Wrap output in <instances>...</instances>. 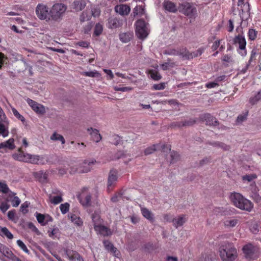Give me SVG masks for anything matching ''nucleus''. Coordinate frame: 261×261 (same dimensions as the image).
<instances>
[{
  "instance_id": "nucleus-1",
  "label": "nucleus",
  "mask_w": 261,
  "mask_h": 261,
  "mask_svg": "<svg viewBox=\"0 0 261 261\" xmlns=\"http://www.w3.org/2000/svg\"><path fill=\"white\" fill-rule=\"evenodd\" d=\"M18 152L15 153L12 155L13 158L16 161L36 165L45 163L43 155L24 153L20 148L18 149Z\"/></svg>"
},
{
  "instance_id": "nucleus-2",
  "label": "nucleus",
  "mask_w": 261,
  "mask_h": 261,
  "mask_svg": "<svg viewBox=\"0 0 261 261\" xmlns=\"http://www.w3.org/2000/svg\"><path fill=\"white\" fill-rule=\"evenodd\" d=\"M230 198L233 204L241 210L250 212L253 208L252 203L239 193H231Z\"/></svg>"
},
{
  "instance_id": "nucleus-3",
  "label": "nucleus",
  "mask_w": 261,
  "mask_h": 261,
  "mask_svg": "<svg viewBox=\"0 0 261 261\" xmlns=\"http://www.w3.org/2000/svg\"><path fill=\"white\" fill-rule=\"evenodd\" d=\"M221 258L223 261H234L237 257L236 249L229 243H225L219 248Z\"/></svg>"
},
{
  "instance_id": "nucleus-4",
  "label": "nucleus",
  "mask_w": 261,
  "mask_h": 261,
  "mask_svg": "<svg viewBox=\"0 0 261 261\" xmlns=\"http://www.w3.org/2000/svg\"><path fill=\"white\" fill-rule=\"evenodd\" d=\"M67 7L62 3H56L50 8V21H57L61 20L66 11Z\"/></svg>"
},
{
  "instance_id": "nucleus-5",
  "label": "nucleus",
  "mask_w": 261,
  "mask_h": 261,
  "mask_svg": "<svg viewBox=\"0 0 261 261\" xmlns=\"http://www.w3.org/2000/svg\"><path fill=\"white\" fill-rule=\"evenodd\" d=\"M35 13L40 20L50 21V8L47 5L43 3L38 4L36 7Z\"/></svg>"
},
{
  "instance_id": "nucleus-6",
  "label": "nucleus",
  "mask_w": 261,
  "mask_h": 261,
  "mask_svg": "<svg viewBox=\"0 0 261 261\" xmlns=\"http://www.w3.org/2000/svg\"><path fill=\"white\" fill-rule=\"evenodd\" d=\"M147 25V23L142 19H139L136 21V33L139 39H144L148 36Z\"/></svg>"
},
{
  "instance_id": "nucleus-7",
  "label": "nucleus",
  "mask_w": 261,
  "mask_h": 261,
  "mask_svg": "<svg viewBox=\"0 0 261 261\" xmlns=\"http://www.w3.org/2000/svg\"><path fill=\"white\" fill-rule=\"evenodd\" d=\"M181 12L189 18L195 19L197 16L196 8L189 3H184L180 6Z\"/></svg>"
},
{
  "instance_id": "nucleus-8",
  "label": "nucleus",
  "mask_w": 261,
  "mask_h": 261,
  "mask_svg": "<svg viewBox=\"0 0 261 261\" xmlns=\"http://www.w3.org/2000/svg\"><path fill=\"white\" fill-rule=\"evenodd\" d=\"M243 253L246 258L254 259L257 257L258 254V248L251 244L245 245L243 248Z\"/></svg>"
},
{
  "instance_id": "nucleus-9",
  "label": "nucleus",
  "mask_w": 261,
  "mask_h": 261,
  "mask_svg": "<svg viewBox=\"0 0 261 261\" xmlns=\"http://www.w3.org/2000/svg\"><path fill=\"white\" fill-rule=\"evenodd\" d=\"M234 43L239 45L238 53L243 57H245L247 55L246 49V41L245 37L242 35H238L234 38Z\"/></svg>"
},
{
  "instance_id": "nucleus-10",
  "label": "nucleus",
  "mask_w": 261,
  "mask_h": 261,
  "mask_svg": "<svg viewBox=\"0 0 261 261\" xmlns=\"http://www.w3.org/2000/svg\"><path fill=\"white\" fill-rule=\"evenodd\" d=\"M204 51V48H200L193 53H189L186 48L180 49V57L183 60H190L194 57H197L202 55Z\"/></svg>"
},
{
  "instance_id": "nucleus-11",
  "label": "nucleus",
  "mask_w": 261,
  "mask_h": 261,
  "mask_svg": "<svg viewBox=\"0 0 261 261\" xmlns=\"http://www.w3.org/2000/svg\"><path fill=\"white\" fill-rule=\"evenodd\" d=\"M26 101L32 110L37 114L43 115L45 113V108L42 105L40 104L29 98H27Z\"/></svg>"
},
{
  "instance_id": "nucleus-12",
  "label": "nucleus",
  "mask_w": 261,
  "mask_h": 261,
  "mask_svg": "<svg viewBox=\"0 0 261 261\" xmlns=\"http://www.w3.org/2000/svg\"><path fill=\"white\" fill-rule=\"evenodd\" d=\"M118 179V173L116 170H110L108 178V190L110 191L115 186Z\"/></svg>"
},
{
  "instance_id": "nucleus-13",
  "label": "nucleus",
  "mask_w": 261,
  "mask_h": 261,
  "mask_svg": "<svg viewBox=\"0 0 261 261\" xmlns=\"http://www.w3.org/2000/svg\"><path fill=\"white\" fill-rule=\"evenodd\" d=\"M95 160H85L81 165L77 168L75 172L79 173H87L90 171L92 165L95 163Z\"/></svg>"
},
{
  "instance_id": "nucleus-14",
  "label": "nucleus",
  "mask_w": 261,
  "mask_h": 261,
  "mask_svg": "<svg viewBox=\"0 0 261 261\" xmlns=\"http://www.w3.org/2000/svg\"><path fill=\"white\" fill-rule=\"evenodd\" d=\"M88 188H83L80 199L81 204L85 206H88L91 204V193L88 192Z\"/></svg>"
},
{
  "instance_id": "nucleus-15",
  "label": "nucleus",
  "mask_w": 261,
  "mask_h": 261,
  "mask_svg": "<svg viewBox=\"0 0 261 261\" xmlns=\"http://www.w3.org/2000/svg\"><path fill=\"white\" fill-rule=\"evenodd\" d=\"M65 251L66 256L70 261H84L83 257L76 251L66 248Z\"/></svg>"
},
{
  "instance_id": "nucleus-16",
  "label": "nucleus",
  "mask_w": 261,
  "mask_h": 261,
  "mask_svg": "<svg viewBox=\"0 0 261 261\" xmlns=\"http://www.w3.org/2000/svg\"><path fill=\"white\" fill-rule=\"evenodd\" d=\"M15 148L14 140L10 138L7 141L0 143V152L4 153L7 149L13 150Z\"/></svg>"
},
{
  "instance_id": "nucleus-17",
  "label": "nucleus",
  "mask_w": 261,
  "mask_h": 261,
  "mask_svg": "<svg viewBox=\"0 0 261 261\" xmlns=\"http://www.w3.org/2000/svg\"><path fill=\"white\" fill-rule=\"evenodd\" d=\"M199 118L201 121L205 122L206 125L216 126L218 124V121L210 114L201 115Z\"/></svg>"
},
{
  "instance_id": "nucleus-18",
  "label": "nucleus",
  "mask_w": 261,
  "mask_h": 261,
  "mask_svg": "<svg viewBox=\"0 0 261 261\" xmlns=\"http://www.w3.org/2000/svg\"><path fill=\"white\" fill-rule=\"evenodd\" d=\"M242 12L240 13V16L242 20H247L250 15V5L248 3H246L243 6H241Z\"/></svg>"
},
{
  "instance_id": "nucleus-19",
  "label": "nucleus",
  "mask_w": 261,
  "mask_h": 261,
  "mask_svg": "<svg viewBox=\"0 0 261 261\" xmlns=\"http://www.w3.org/2000/svg\"><path fill=\"white\" fill-rule=\"evenodd\" d=\"M115 11L121 15H127L129 14L130 9L127 5L121 4L116 6Z\"/></svg>"
},
{
  "instance_id": "nucleus-20",
  "label": "nucleus",
  "mask_w": 261,
  "mask_h": 261,
  "mask_svg": "<svg viewBox=\"0 0 261 261\" xmlns=\"http://www.w3.org/2000/svg\"><path fill=\"white\" fill-rule=\"evenodd\" d=\"M34 177L41 183H46L47 182L48 173L42 170L34 172L33 174Z\"/></svg>"
},
{
  "instance_id": "nucleus-21",
  "label": "nucleus",
  "mask_w": 261,
  "mask_h": 261,
  "mask_svg": "<svg viewBox=\"0 0 261 261\" xmlns=\"http://www.w3.org/2000/svg\"><path fill=\"white\" fill-rule=\"evenodd\" d=\"M164 9L169 12L175 13L177 11V7L174 3L171 1H165L163 4Z\"/></svg>"
},
{
  "instance_id": "nucleus-22",
  "label": "nucleus",
  "mask_w": 261,
  "mask_h": 261,
  "mask_svg": "<svg viewBox=\"0 0 261 261\" xmlns=\"http://www.w3.org/2000/svg\"><path fill=\"white\" fill-rule=\"evenodd\" d=\"M8 124V122H4L1 120L0 121V135L2 136L4 138L9 135Z\"/></svg>"
},
{
  "instance_id": "nucleus-23",
  "label": "nucleus",
  "mask_w": 261,
  "mask_h": 261,
  "mask_svg": "<svg viewBox=\"0 0 261 261\" xmlns=\"http://www.w3.org/2000/svg\"><path fill=\"white\" fill-rule=\"evenodd\" d=\"M95 230L98 231L99 233L104 236H108L112 234L111 230L103 225H99L98 226H95Z\"/></svg>"
},
{
  "instance_id": "nucleus-24",
  "label": "nucleus",
  "mask_w": 261,
  "mask_h": 261,
  "mask_svg": "<svg viewBox=\"0 0 261 261\" xmlns=\"http://www.w3.org/2000/svg\"><path fill=\"white\" fill-rule=\"evenodd\" d=\"M0 252L2 254L7 257V258L11 259L14 254L13 252L6 246L0 244Z\"/></svg>"
},
{
  "instance_id": "nucleus-25",
  "label": "nucleus",
  "mask_w": 261,
  "mask_h": 261,
  "mask_svg": "<svg viewBox=\"0 0 261 261\" xmlns=\"http://www.w3.org/2000/svg\"><path fill=\"white\" fill-rule=\"evenodd\" d=\"M120 25L119 20L116 17H110L108 19V27L110 29H115Z\"/></svg>"
},
{
  "instance_id": "nucleus-26",
  "label": "nucleus",
  "mask_w": 261,
  "mask_h": 261,
  "mask_svg": "<svg viewBox=\"0 0 261 261\" xmlns=\"http://www.w3.org/2000/svg\"><path fill=\"white\" fill-rule=\"evenodd\" d=\"M88 130H91L90 135L93 141L98 142L101 140V136L97 129L91 128L90 129H88Z\"/></svg>"
},
{
  "instance_id": "nucleus-27",
  "label": "nucleus",
  "mask_w": 261,
  "mask_h": 261,
  "mask_svg": "<svg viewBox=\"0 0 261 261\" xmlns=\"http://www.w3.org/2000/svg\"><path fill=\"white\" fill-rule=\"evenodd\" d=\"M239 221L236 218H229L224 221V225L225 227L232 228L236 226Z\"/></svg>"
},
{
  "instance_id": "nucleus-28",
  "label": "nucleus",
  "mask_w": 261,
  "mask_h": 261,
  "mask_svg": "<svg viewBox=\"0 0 261 261\" xmlns=\"http://www.w3.org/2000/svg\"><path fill=\"white\" fill-rule=\"evenodd\" d=\"M71 221L75 225L78 226H81L83 225V222L82 219L74 214H70L69 215Z\"/></svg>"
},
{
  "instance_id": "nucleus-29",
  "label": "nucleus",
  "mask_w": 261,
  "mask_h": 261,
  "mask_svg": "<svg viewBox=\"0 0 261 261\" xmlns=\"http://www.w3.org/2000/svg\"><path fill=\"white\" fill-rule=\"evenodd\" d=\"M56 193L58 194L57 196L50 197V201L54 204H58L63 201L62 192L58 191Z\"/></svg>"
},
{
  "instance_id": "nucleus-30",
  "label": "nucleus",
  "mask_w": 261,
  "mask_h": 261,
  "mask_svg": "<svg viewBox=\"0 0 261 261\" xmlns=\"http://www.w3.org/2000/svg\"><path fill=\"white\" fill-rule=\"evenodd\" d=\"M133 36V35L132 33H122L119 35V38L122 42L126 43L130 40Z\"/></svg>"
},
{
  "instance_id": "nucleus-31",
  "label": "nucleus",
  "mask_w": 261,
  "mask_h": 261,
  "mask_svg": "<svg viewBox=\"0 0 261 261\" xmlns=\"http://www.w3.org/2000/svg\"><path fill=\"white\" fill-rule=\"evenodd\" d=\"M0 235L3 237H6L10 240L13 238L12 233L6 227H2L0 226Z\"/></svg>"
},
{
  "instance_id": "nucleus-32",
  "label": "nucleus",
  "mask_w": 261,
  "mask_h": 261,
  "mask_svg": "<svg viewBox=\"0 0 261 261\" xmlns=\"http://www.w3.org/2000/svg\"><path fill=\"white\" fill-rule=\"evenodd\" d=\"M141 213L142 215L147 219L150 221H153V215L152 213L147 208L143 207L141 208Z\"/></svg>"
},
{
  "instance_id": "nucleus-33",
  "label": "nucleus",
  "mask_w": 261,
  "mask_h": 261,
  "mask_svg": "<svg viewBox=\"0 0 261 261\" xmlns=\"http://www.w3.org/2000/svg\"><path fill=\"white\" fill-rule=\"evenodd\" d=\"M91 218L94 228L95 226H98L100 225L101 223V219L99 215L98 214L96 213H93L92 215Z\"/></svg>"
},
{
  "instance_id": "nucleus-34",
  "label": "nucleus",
  "mask_w": 261,
  "mask_h": 261,
  "mask_svg": "<svg viewBox=\"0 0 261 261\" xmlns=\"http://www.w3.org/2000/svg\"><path fill=\"white\" fill-rule=\"evenodd\" d=\"M159 146V144H153L152 146H150L146 148L144 150V151L145 155H147L152 153L155 150L158 149Z\"/></svg>"
},
{
  "instance_id": "nucleus-35",
  "label": "nucleus",
  "mask_w": 261,
  "mask_h": 261,
  "mask_svg": "<svg viewBox=\"0 0 261 261\" xmlns=\"http://www.w3.org/2000/svg\"><path fill=\"white\" fill-rule=\"evenodd\" d=\"M50 139L53 141H60L61 142L62 144H65V140L64 137L57 133H54L50 137Z\"/></svg>"
},
{
  "instance_id": "nucleus-36",
  "label": "nucleus",
  "mask_w": 261,
  "mask_h": 261,
  "mask_svg": "<svg viewBox=\"0 0 261 261\" xmlns=\"http://www.w3.org/2000/svg\"><path fill=\"white\" fill-rule=\"evenodd\" d=\"M73 6L76 11H81L85 8V4L82 1H76L73 3Z\"/></svg>"
},
{
  "instance_id": "nucleus-37",
  "label": "nucleus",
  "mask_w": 261,
  "mask_h": 261,
  "mask_svg": "<svg viewBox=\"0 0 261 261\" xmlns=\"http://www.w3.org/2000/svg\"><path fill=\"white\" fill-rule=\"evenodd\" d=\"M149 73L151 78L155 81L160 80L162 76L159 72L155 69H151L149 70Z\"/></svg>"
},
{
  "instance_id": "nucleus-38",
  "label": "nucleus",
  "mask_w": 261,
  "mask_h": 261,
  "mask_svg": "<svg viewBox=\"0 0 261 261\" xmlns=\"http://www.w3.org/2000/svg\"><path fill=\"white\" fill-rule=\"evenodd\" d=\"M261 100V90L253 97L250 98V103L253 105Z\"/></svg>"
},
{
  "instance_id": "nucleus-39",
  "label": "nucleus",
  "mask_w": 261,
  "mask_h": 261,
  "mask_svg": "<svg viewBox=\"0 0 261 261\" xmlns=\"http://www.w3.org/2000/svg\"><path fill=\"white\" fill-rule=\"evenodd\" d=\"M248 112H245L244 113H243L242 114L239 115L237 119L236 120V123L237 124H241L243 122L245 121L247 119V116H248Z\"/></svg>"
},
{
  "instance_id": "nucleus-40",
  "label": "nucleus",
  "mask_w": 261,
  "mask_h": 261,
  "mask_svg": "<svg viewBox=\"0 0 261 261\" xmlns=\"http://www.w3.org/2000/svg\"><path fill=\"white\" fill-rule=\"evenodd\" d=\"M7 216H8V219L10 220H11L15 223H16L17 222L18 218L16 216L15 210H13L9 211L8 213Z\"/></svg>"
},
{
  "instance_id": "nucleus-41",
  "label": "nucleus",
  "mask_w": 261,
  "mask_h": 261,
  "mask_svg": "<svg viewBox=\"0 0 261 261\" xmlns=\"http://www.w3.org/2000/svg\"><path fill=\"white\" fill-rule=\"evenodd\" d=\"M161 147H162V151L163 152H167L168 151L169 152L170 155V156L171 158L170 162L172 163L173 162V160H174V152H172L171 151V148H169V147L167 145H163L161 146Z\"/></svg>"
},
{
  "instance_id": "nucleus-42",
  "label": "nucleus",
  "mask_w": 261,
  "mask_h": 261,
  "mask_svg": "<svg viewBox=\"0 0 261 261\" xmlns=\"http://www.w3.org/2000/svg\"><path fill=\"white\" fill-rule=\"evenodd\" d=\"M48 232L49 236L53 239L58 238L60 236V230L57 227L53 228L51 231L48 230Z\"/></svg>"
},
{
  "instance_id": "nucleus-43",
  "label": "nucleus",
  "mask_w": 261,
  "mask_h": 261,
  "mask_svg": "<svg viewBox=\"0 0 261 261\" xmlns=\"http://www.w3.org/2000/svg\"><path fill=\"white\" fill-rule=\"evenodd\" d=\"M257 31L253 29H249L248 32V38L251 40H254L257 35Z\"/></svg>"
},
{
  "instance_id": "nucleus-44",
  "label": "nucleus",
  "mask_w": 261,
  "mask_h": 261,
  "mask_svg": "<svg viewBox=\"0 0 261 261\" xmlns=\"http://www.w3.org/2000/svg\"><path fill=\"white\" fill-rule=\"evenodd\" d=\"M12 111L14 115L21 122L24 123L25 122V118L23 116L19 114L18 111L14 108V107H12Z\"/></svg>"
},
{
  "instance_id": "nucleus-45",
  "label": "nucleus",
  "mask_w": 261,
  "mask_h": 261,
  "mask_svg": "<svg viewBox=\"0 0 261 261\" xmlns=\"http://www.w3.org/2000/svg\"><path fill=\"white\" fill-rule=\"evenodd\" d=\"M103 30L102 26L99 23L96 24L94 28V35L96 36H99L102 33Z\"/></svg>"
},
{
  "instance_id": "nucleus-46",
  "label": "nucleus",
  "mask_w": 261,
  "mask_h": 261,
  "mask_svg": "<svg viewBox=\"0 0 261 261\" xmlns=\"http://www.w3.org/2000/svg\"><path fill=\"white\" fill-rule=\"evenodd\" d=\"M60 208L61 213L63 214H65L69 210V204L67 202L61 204L60 206Z\"/></svg>"
},
{
  "instance_id": "nucleus-47",
  "label": "nucleus",
  "mask_w": 261,
  "mask_h": 261,
  "mask_svg": "<svg viewBox=\"0 0 261 261\" xmlns=\"http://www.w3.org/2000/svg\"><path fill=\"white\" fill-rule=\"evenodd\" d=\"M257 177L256 175L255 174H249V175H245L242 176V180L244 181H248L250 182L255 179Z\"/></svg>"
},
{
  "instance_id": "nucleus-48",
  "label": "nucleus",
  "mask_w": 261,
  "mask_h": 261,
  "mask_svg": "<svg viewBox=\"0 0 261 261\" xmlns=\"http://www.w3.org/2000/svg\"><path fill=\"white\" fill-rule=\"evenodd\" d=\"M36 218L38 222L41 224L42 226H45V218L44 215L40 213H36Z\"/></svg>"
},
{
  "instance_id": "nucleus-49",
  "label": "nucleus",
  "mask_w": 261,
  "mask_h": 261,
  "mask_svg": "<svg viewBox=\"0 0 261 261\" xmlns=\"http://www.w3.org/2000/svg\"><path fill=\"white\" fill-rule=\"evenodd\" d=\"M103 245L106 249L111 251L112 250L114 249L116 250V248L114 246V245L109 241H104Z\"/></svg>"
},
{
  "instance_id": "nucleus-50",
  "label": "nucleus",
  "mask_w": 261,
  "mask_h": 261,
  "mask_svg": "<svg viewBox=\"0 0 261 261\" xmlns=\"http://www.w3.org/2000/svg\"><path fill=\"white\" fill-rule=\"evenodd\" d=\"M144 12V9L141 6L136 7L133 11L134 16H136L138 15H141Z\"/></svg>"
},
{
  "instance_id": "nucleus-51",
  "label": "nucleus",
  "mask_w": 261,
  "mask_h": 261,
  "mask_svg": "<svg viewBox=\"0 0 261 261\" xmlns=\"http://www.w3.org/2000/svg\"><path fill=\"white\" fill-rule=\"evenodd\" d=\"M17 245L25 253H29V250L28 249L26 245L20 240L17 241Z\"/></svg>"
},
{
  "instance_id": "nucleus-52",
  "label": "nucleus",
  "mask_w": 261,
  "mask_h": 261,
  "mask_svg": "<svg viewBox=\"0 0 261 261\" xmlns=\"http://www.w3.org/2000/svg\"><path fill=\"white\" fill-rule=\"evenodd\" d=\"M90 17V15L87 11H84L80 16V20L81 22H84L88 20Z\"/></svg>"
},
{
  "instance_id": "nucleus-53",
  "label": "nucleus",
  "mask_w": 261,
  "mask_h": 261,
  "mask_svg": "<svg viewBox=\"0 0 261 261\" xmlns=\"http://www.w3.org/2000/svg\"><path fill=\"white\" fill-rule=\"evenodd\" d=\"M0 190L3 193L6 194L9 192V189L6 183L0 182Z\"/></svg>"
},
{
  "instance_id": "nucleus-54",
  "label": "nucleus",
  "mask_w": 261,
  "mask_h": 261,
  "mask_svg": "<svg viewBox=\"0 0 261 261\" xmlns=\"http://www.w3.org/2000/svg\"><path fill=\"white\" fill-rule=\"evenodd\" d=\"M82 74L84 75H85L86 76L89 77H96L99 75V73L97 72L96 71H87V72H84L82 73Z\"/></svg>"
},
{
  "instance_id": "nucleus-55",
  "label": "nucleus",
  "mask_w": 261,
  "mask_h": 261,
  "mask_svg": "<svg viewBox=\"0 0 261 261\" xmlns=\"http://www.w3.org/2000/svg\"><path fill=\"white\" fill-rule=\"evenodd\" d=\"M166 84L165 83H161L160 84H154L153 85V89L156 90H163L165 88Z\"/></svg>"
},
{
  "instance_id": "nucleus-56",
  "label": "nucleus",
  "mask_w": 261,
  "mask_h": 261,
  "mask_svg": "<svg viewBox=\"0 0 261 261\" xmlns=\"http://www.w3.org/2000/svg\"><path fill=\"white\" fill-rule=\"evenodd\" d=\"M257 54V49L256 48H253L251 52L250 59L248 61L249 64H250L253 60H255L256 59Z\"/></svg>"
},
{
  "instance_id": "nucleus-57",
  "label": "nucleus",
  "mask_w": 261,
  "mask_h": 261,
  "mask_svg": "<svg viewBox=\"0 0 261 261\" xmlns=\"http://www.w3.org/2000/svg\"><path fill=\"white\" fill-rule=\"evenodd\" d=\"M10 207V205L6 202H3L0 204V210L5 213Z\"/></svg>"
},
{
  "instance_id": "nucleus-58",
  "label": "nucleus",
  "mask_w": 261,
  "mask_h": 261,
  "mask_svg": "<svg viewBox=\"0 0 261 261\" xmlns=\"http://www.w3.org/2000/svg\"><path fill=\"white\" fill-rule=\"evenodd\" d=\"M20 201V199L17 196H14L11 200V203L13 207H17L19 205Z\"/></svg>"
},
{
  "instance_id": "nucleus-59",
  "label": "nucleus",
  "mask_w": 261,
  "mask_h": 261,
  "mask_svg": "<svg viewBox=\"0 0 261 261\" xmlns=\"http://www.w3.org/2000/svg\"><path fill=\"white\" fill-rule=\"evenodd\" d=\"M0 119L4 122H8V118L0 106Z\"/></svg>"
},
{
  "instance_id": "nucleus-60",
  "label": "nucleus",
  "mask_w": 261,
  "mask_h": 261,
  "mask_svg": "<svg viewBox=\"0 0 261 261\" xmlns=\"http://www.w3.org/2000/svg\"><path fill=\"white\" fill-rule=\"evenodd\" d=\"M112 140V143L115 145H118L121 141L120 137L117 135H113Z\"/></svg>"
},
{
  "instance_id": "nucleus-61",
  "label": "nucleus",
  "mask_w": 261,
  "mask_h": 261,
  "mask_svg": "<svg viewBox=\"0 0 261 261\" xmlns=\"http://www.w3.org/2000/svg\"><path fill=\"white\" fill-rule=\"evenodd\" d=\"M196 122V120L194 119H190L189 120L182 122V126H191L195 124Z\"/></svg>"
},
{
  "instance_id": "nucleus-62",
  "label": "nucleus",
  "mask_w": 261,
  "mask_h": 261,
  "mask_svg": "<svg viewBox=\"0 0 261 261\" xmlns=\"http://www.w3.org/2000/svg\"><path fill=\"white\" fill-rule=\"evenodd\" d=\"M115 90L117 91H122V92H126L128 91L132 90V88L128 87H115Z\"/></svg>"
},
{
  "instance_id": "nucleus-63",
  "label": "nucleus",
  "mask_w": 261,
  "mask_h": 261,
  "mask_svg": "<svg viewBox=\"0 0 261 261\" xmlns=\"http://www.w3.org/2000/svg\"><path fill=\"white\" fill-rule=\"evenodd\" d=\"M221 41V40H217L214 42L212 46V49L213 50H216L218 49L220 45Z\"/></svg>"
},
{
  "instance_id": "nucleus-64",
  "label": "nucleus",
  "mask_w": 261,
  "mask_h": 261,
  "mask_svg": "<svg viewBox=\"0 0 261 261\" xmlns=\"http://www.w3.org/2000/svg\"><path fill=\"white\" fill-rule=\"evenodd\" d=\"M198 261H213L211 257L207 255H202Z\"/></svg>"
}]
</instances>
